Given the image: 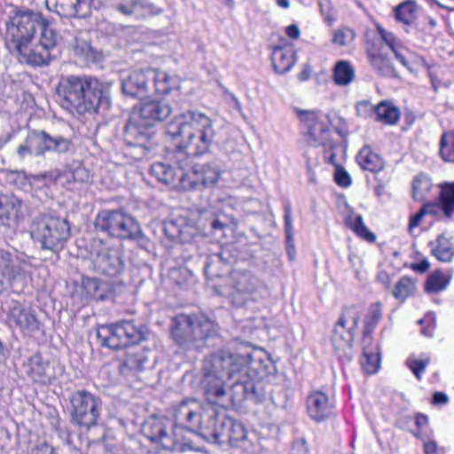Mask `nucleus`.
<instances>
[{"label": "nucleus", "instance_id": "nucleus-55", "mask_svg": "<svg viewBox=\"0 0 454 454\" xmlns=\"http://www.w3.org/2000/svg\"><path fill=\"white\" fill-rule=\"evenodd\" d=\"M46 176L44 174L34 175L28 177L24 171H12L8 174V182L14 184L20 189H26L30 185V179L42 180Z\"/></svg>", "mask_w": 454, "mask_h": 454}, {"label": "nucleus", "instance_id": "nucleus-19", "mask_svg": "<svg viewBox=\"0 0 454 454\" xmlns=\"http://www.w3.org/2000/svg\"><path fill=\"white\" fill-rule=\"evenodd\" d=\"M6 323L25 337L33 336L41 326L35 310L17 301H11L7 305Z\"/></svg>", "mask_w": 454, "mask_h": 454}, {"label": "nucleus", "instance_id": "nucleus-39", "mask_svg": "<svg viewBox=\"0 0 454 454\" xmlns=\"http://www.w3.org/2000/svg\"><path fill=\"white\" fill-rule=\"evenodd\" d=\"M359 167L365 171L378 173L384 168V160L368 145H364L356 157Z\"/></svg>", "mask_w": 454, "mask_h": 454}, {"label": "nucleus", "instance_id": "nucleus-56", "mask_svg": "<svg viewBox=\"0 0 454 454\" xmlns=\"http://www.w3.org/2000/svg\"><path fill=\"white\" fill-rule=\"evenodd\" d=\"M74 53L81 60L86 62L95 61L97 59V52L86 41L77 42L74 47Z\"/></svg>", "mask_w": 454, "mask_h": 454}, {"label": "nucleus", "instance_id": "nucleus-61", "mask_svg": "<svg viewBox=\"0 0 454 454\" xmlns=\"http://www.w3.org/2000/svg\"><path fill=\"white\" fill-rule=\"evenodd\" d=\"M72 176L75 182H88L90 180V172L84 167L78 166L73 170Z\"/></svg>", "mask_w": 454, "mask_h": 454}, {"label": "nucleus", "instance_id": "nucleus-26", "mask_svg": "<svg viewBox=\"0 0 454 454\" xmlns=\"http://www.w3.org/2000/svg\"><path fill=\"white\" fill-rule=\"evenodd\" d=\"M148 68L134 70L121 79L122 93L130 98H145L151 92Z\"/></svg>", "mask_w": 454, "mask_h": 454}, {"label": "nucleus", "instance_id": "nucleus-9", "mask_svg": "<svg viewBox=\"0 0 454 454\" xmlns=\"http://www.w3.org/2000/svg\"><path fill=\"white\" fill-rule=\"evenodd\" d=\"M74 149V143L70 138L60 135L51 136L43 130H32L16 150L20 160L30 157L44 158L46 153L66 154Z\"/></svg>", "mask_w": 454, "mask_h": 454}, {"label": "nucleus", "instance_id": "nucleus-59", "mask_svg": "<svg viewBox=\"0 0 454 454\" xmlns=\"http://www.w3.org/2000/svg\"><path fill=\"white\" fill-rule=\"evenodd\" d=\"M146 362L147 358L143 353H132L127 355L123 365L131 370L139 371L143 369Z\"/></svg>", "mask_w": 454, "mask_h": 454}, {"label": "nucleus", "instance_id": "nucleus-62", "mask_svg": "<svg viewBox=\"0 0 454 454\" xmlns=\"http://www.w3.org/2000/svg\"><path fill=\"white\" fill-rule=\"evenodd\" d=\"M28 454H58L54 448L45 442L39 443L30 449Z\"/></svg>", "mask_w": 454, "mask_h": 454}, {"label": "nucleus", "instance_id": "nucleus-51", "mask_svg": "<svg viewBox=\"0 0 454 454\" xmlns=\"http://www.w3.org/2000/svg\"><path fill=\"white\" fill-rule=\"evenodd\" d=\"M284 227L287 247V254L291 260L294 259V233L292 224V206L286 203L284 207Z\"/></svg>", "mask_w": 454, "mask_h": 454}, {"label": "nucleus", "instance_id": "nucleus-22", "mask_svg": "<svg viewBox=\"0 0 454 454\" xmlns=\"http://www.w3.org/2000/svg\"><path fill=\"white\" fill-rule=\"evenodd\" d=\"M91 265L95 272L109 278L118 277L124 268L121 250L106 245H101L92 255Z\"/></svg>", "mask_w": 454, "mask_h": 454}, {"label": "nucleus", "instance_id": "nucleus-64", "mask_svg": "<svg viewBox=\"0 0 454 454\" xmlns=\"http://www.w3.org/2000/svg\"><path fill=\"white\" fill-rule=\"evenodd\" d=\"M410 269L412 270L414 272L423 274L430 269V262L427 258H423L419 262H411L410 264Z\"/></svg>", "mask_w": 454, "mask_h": 454}, {"label": "nucleus", "instance_id": "nucleus-57", "mask_svg": "<svg viewBox=\"0 0 454 454\" xmlns=\"http://www.w3.org/2000/svg\"><path fill=\"white\" fill-rule=\"evenodd\" d=\"M142 4L143 19L159 15L163 12L165 0H140Z\"/></svg>", "mask_w": 454, "mask_h": 454}, {"label": "nucleus", "instance_id": "nucleus-52", "mask_svg": "<svg viewBox=\"0 0 454 454\" xmlns=\"http://www.w3.org/2000/svg\"><path fill=\"white\" fill-rule=\"evenodd\" d=\"M116 10L123 15L132 17L135 20H144L140 0H121L116 5Z\"/></svg>", "mask_w": 454, "mask_h": 454}, {"label": "nucleus", "instance_id": "nucleus-18", "mask_svg": "<svg viewBox=\"0 0 454 454\" xmlns=\"http://www.w3.org/2000/svg\"><path fill=\"white\" fill-rule=\"evenodd\" d=\"M58 35L53 28L44 27L41 32L38 43H27L23 48L17 49L20 60L30 66H43L49 62L51 51L56 47Z\"/></svg>", "mask_w": 454, "mask_h": 454}, {"label": "nucleus", "instance_id": "nucleus-3", "mask_svg": "<svg viewBox=\"0 0 454 454\" xmlns=\"http://www.w3.org/2000/svg\"><path fill=\"white\" fill-rule=\"evenodd\" d=\"M56 92L61 106L71 114L97 113L100 106H109L104 84L90 75L62 76Z\"/></svg>", "mask_w": 454, "mask_h": 454}, {"label": "nucleus", "instance_id": "nucleus-50", "mask_svg": "<svg viewBox=\"0 0 454 454\" xmlns=\"http://www.w3.org/2000/svg\"><path fill=\"white\" fill-rule=\"evenodd\" d=\"M257 350L262 354V356H257V379L263 380L274 375L277 372L275 362L264 349L257 346Z\"/></svg>", "mask_w": 454, "mask_h": 454}, {"label": "nucleus", "instance_id": "nucleus-28", "mask_svg": "<svg viewBox=\"0 0 454 454\" xmlns=\"http://www.w3.org/2000/svg\"><path fill=\"white\" fill-rule=\"evenodd\" d=\"M168 420L163 417L151 416L143 425L142 431L151 442H160L162 447L177 450L176 445L169 444L170 438L167 434Z\"/></svg>", "mask_w": 454, "mask_h": 454}, {"label": "nucleus", "instance_id": "nucleus-53", "mask_svg": "<svg viewBox=\"0 0 454 454\" xmlns=\"http://www.w3.org/2000/svg\"><path fill=\"white\" fill-rule=\"evenodd\" d=\"M356 36L355 30L347 26H340L333 31L332 43L343 47L352 43Z\"/></svg>", "mask_w": 454, "mask_h": 454}, {"label": "nucleus", "instance_id": "nucleus-2", "mask_svg": "<svg viewBox=\"0 0 454 454\" xmlns=\"http://www.w3.org/2000/svg\"><path fill=\"white\" fill-rule=\"evenodd\" d=\"M166 136L176 145L177 163L206 154L213 144L212 120L200 112L187 111L174 118L166 128Z\"/></svg>", "mask_w": 454, "mask_h": 454}, {"label": "nucleus", "instance_id": "nucleus-42", "mask_svg": "<svg viewBox=\"0 0 454 454\" xmlns=\"http://www.w3.org/2000/svg\"><path fill=\"white\" fill-rule=\"evenodd\" d=\"M82 289L86 297L96 301H105L110 296L109 286L95 278L83 277Z\"/></svg>", "mask_w": 454, "mask_h": 454}, {"label": "nucleus", "instance_id": "nucleus-31", "mask_svg": "<svg viewBox=\"0 0 454 454\" xmlns=\"http://www.w3.org/2000/svg\"><path fill=\"white\" fill-rule=\"evenodd\" d=\"M21 206V200L14 194L0 196V228H12L17 225Z\"/></svg>", "mask_w": 454, "mask_h": 454}, {"label": "nucleus", "instance_id": "nucleus-12", "mask_svg": "<svg viewBox=\"0 0 454 454\" xmlns=\"http://www.w3.org/2000/svg\"><path fill=\"white\" fill-rule=\"evenodd\" d=\"M204 439L218 444L228 443L231 447L247 450L252 443L247 440V431L244 425L230 417L224 412H219L212 419L209 426H206Z\"/></svg>", "mask_w": 454, "mask_h": 454}, {"label": "nucleus", "instance_id": "nucleus-25", "mask_svg": "<svg viewBox=\"0 0 454 454\" xmlns=\"http://www.w3.org/2000/svg\"><path fill=\"white\" fill-rule=\"evenodd\" d=\"M230 283L231 290L225 294L235 306H242L251 296L253 276L247 270H234L230 275Z\"/></svg>", "mask_w": 454, "mask_h": 454}, {"label": "nucleus", "instance_id": "nucleus-36", "mask_svg": "<svg viewBox=\"0 0 454 454\" xmlns=\"http://www.w3.org/2000/svg\"><path fill=\"white\" fill-rule=\"evenodd\" d=\"M452 278V269H435L427 276L424 283V291L429 294L443 292L450 286Z\"/></svg>", "mask_w": 454, "mask_h": 454}, {"label": "nucleus", "instance_id": "nucleus-33", "mask_svg": "<svg viewBox=\"0 0 454 454\" xmlns=\"http://www.w3.org/2000/svg\"><path fill=\"white\" fill-rule=\"evenodd\" d=\"M164 232L172 240L188 243L197 234V229L186 218L176 217L165 223Z\"/></svg>", "mask_w": 454, "mask_h": 454}, {"label": "nucleus", "instance_id": "nucleus-60", "mask_svg": "<svg viewBox=\"0 0 454 454\" xmlns=\"http://www.w3.org/2000/svg\"><path fill=\"white\" fill-rule=\"evenodd\" d=\"M429 357H426L424 359L411 358L407 361V365L413 372L415 377L419 380H421L422 374L424 373L426 367L429 364Z\"/></svg>", "mask_w": 454, "mask_h": 454}, {"label": "nucleus", "instance_id": "nucleus-27", "mask_svg": "<svg viewBox=\"0 0 454 454\" xmlns=\"http://www.w3.org/2000/svg\"><path fill=\"white\" fill-rule=\"evenodd\" d=\"M151 128L134 113L125 127V141L131 146L145 148L152 137Z\"/></svg>", "mask_w": 454, "mask_h": 454}, {"label": "nucleus", "instance_id": "nucleus-11", "mask_svg": "<svg viewBox=\"0 0 454 454\" xmlns=\"http://www.w3.org/2000/svg\"><path fill=\"white\" fill-rule=\"evenodd\" d=\"M170 414L176 427L185 428L204 438L205 427L218 415L215 407L202 408L195 399H184L172 406Z\"/></svg>", "mask_w": 454, "mask_h": 454}, {"label": "nucleus", "instance_id": "nucleus-34", "mask_svg": "<svg viewBox=\"0 0 454 454\" xmlns=\"http://www.w3.org/2000/svg\"><path fill=\"white\" fill-rule=\"evenodd\" d=\"M92 0H55V12L61 17L85 19L90 15Z\"/></svg>", "mask_w": 454, "mask_h": 454}, {"label": "nucleus", "instance_id": "nucleus-45", "mask_svg": "<svg viewBox=\"0 0 454 454\" xmlns=\"http://www.w3.org/2000/svg\"><path fill=\"white\" fill-rule=\"evenodd\" d=\"M394 16L397 22L411 27L417 19V4L414 0H405L394 8Z\"/></svg>", "mask_w": 454, "mask_h": 454}, {"label": "nucleus", "instance_id": "nucleus-37", "mask_svg": "<svg viewBox=\"0 0 454 454\" xmlns=\"http://www.w3.org/2000/svg\"><path fill=\"white\" fill-rule=\"evenodd\" d=\"M149 81L153 82L155 91L159 94H168L179 87V78L165 71L148 68Z\"/></svg>", "mask_w": 454, "mask_h": 454}, {"label": "nucleus", "instance_id": "nucleus-1", "mask_svg": "<svg viewBox=\"0 0 454 454\" xmlns=\"http://www.w3.org/2000/svg\"><path fill=\"white\" fill-rule=\"evenodd\" d=\"M251 354L246 356L221 352L214 355L204 365L203 386L207 399L215 403L226 394V387L240 388L244 398L255 395V380L247 372Z\"/></svg>", "mask_w": 454, "mask_h": 454}, {"label": "nucleus", "instance_id": "nucleus-24", "mask_svg": "<svg viewBox=\"0 0 454 454\" xmlns=\"http://www.w3.org/2000/svg\"><path fill=\"white\" fill-rule=\"evenodd\" d=\"M270 50L271 65L276 73L286 74L294 67L297 51L288 39L280 36L277 43L270 46Z\"/></svg>", "mask_w": 454, "mask_h": 454}, {"label": "nucleus", "instance_id": "nucleus-49", "mask_svg": "<svg viewBox=\"0 0 454 454\" xmlns=\"http://www.w3.org/2000/svg\"><path fill=\"white\" fill-rule=\"evenodd\" d=\"M325 160L327 163L334 166L335 168V183L342 188H348L352 184V178L348 172L338 162L335 152L329 153L328 156L325 157Z\"/></svg>", "mask_w": 454, "mask_h": 454}, {"label": "nucleus", "instance_id": "nucleus-46", "mask_svg": "<svg viewBox=\"0 0 454 454\" xmlns=\"http://www.w3.org/2000/svg\"><path fill=\"white\" fill-rule=\"evenodd\" d=\"M431 215L433 217L441 216L434 201H426L420 209L414 215H412L408 223L407 230L410 234H412L413 231L420 226L423 218L427 215Z\"/></svg>", "mask_w": 454, "mask_h": 454}, {"label": "nucleus", "instance_id": "nucleus-47", "mask_svg": "<svg viewBox=\"0 0 454 454\" xmlns=\"http://www.w3.org/2000/svg\"><path fill=\"white\" fill-rule=\"evenodd\" d=\"M439 156L444 162L454 164V129L442 132L439 141Z\"/></svg>", "mask_w": 454, "mask_h": 454}, {"label": "nucleus", "instance_id": "nucleus-23", "mask_svg": "<svg viewBox=\"0 0 454 454\" xmlns=\"http://www.w3.org/2000/svg\"><path fill=\"white\" fill-rule=\"evenodd\" d=\"M356 110L360 115L372 114L375 121L388 126L397 124L401 117L400 109L390 100H381L377 105L361 101L357 104Z\"/></svg>", "mask_w": 454, "mask_h": 454}, {"label": "nucleus", "instance_id": "nucleus-20", "mask_svg": "<svg viewBox=\"0 0 454 454\" xmlns=\"http://www.w3.org/2000/svg\"><path fill=\"white\" fill-rule=\"evenodd\" d=\"M169 163L155 162L152 164L150 172L160 182L172 189L186 191V175L190 162L186 160L177 163L176 152L169 154Z\"/></svg>", "mask_w": 454, "mask_h": 454}, {"label": "nucleus", "instance_id": "nucleus-40", "mask_svg": "<svg viewBox=\"0 0 454 454\" xmlns=\"http://www.w3.org/2000/svg\"><path fill=\"white\" fill-rule=\"evenodd\" d=\"M376 29L380 35L379 39L382 41V45H387L392 52L395 54V58L399 60V62L411 70L409 61L407 60L405 55L403 54V47L402 46L400 40L396 37V35L393 32L387 31L380 24H376Z\"/></svg>", "mask_w": 454, "mask_h": 454}, {"label": "nucleus", "instance_id": "nucleus-35", "mask_svg": "<svg viewBox=\"0 0 454 454\" xmlns=\"http://www.w3.org/2000/svg\"><path fill=\"white\" fill-rule=\"evenodd\" d=\"M431 255L441 262H450L454 259V242L447 232H442L428 242Z\"/></svg>", "mask_w": 454, "mask_h": 454}, {"label": "nucleus", "instance_id": "nucleus-17", "mask_svg": "<svg viewBox=\"0 0 454 454\" xmlns=\"http://www.w3.org/2000/svg\"><path fill=\"white\" fill-rule=\"evenodd\" d=\"M223 174V165L218 159L197 164H192L190 159V167L186 175V191H201L215 187L222 180Z\"/></svg>", "mask_w": 454, "mask_h": 454}, {"label": "nucleus", "instance_id": "nucleus-44", "mask_svg": "<svg viewBox=\"0 0 454 454\" xmlns=\"http://www.w3.org/2000/svg\"><path fill=\"white\" fill-rule=\"evenodd\" d=\"M417 292V280L411 276H403L395 284L392 295L400 302L415 295Z\"/></svg>", "mask_w": 454, "mask_h": 454}, {"label": "nucleus", "instance_id": "nucleus-4", "mask_svg": "<svg viewBox=\"0 0 454 454\" xmlns=\"http://www.w3.org/2000/svg\"><path fill=\"white\" fill-rule=\"evenodd\" d=\"M384 307L381 301L371 303L362 318L360 345L362 348L359 359L360 366L366 375L379 372L381 363L380 345L374 340V333L383 320Z\"/></svg>", "mask_w": 454, "mask_h": 454}, {"label": "nucleus", "instance_id": "nucleus-41", "mask_svg": "<svg viewBox=\"0 0 454 454\" xmlns=\"http://www.w3.org/2000/svg\"><path fill=\"white\" fill-rule=\"evenodd\" d=\"M346 226L362 240L373 244L377 240V236L364 223L362 215L350 214L345 219Z\"/></svg>", "mask_w": 454, "mask_h": 454}, {"label": "nucleus", "instance_id": "nucleus-8", "mask_svg": "<svg viewBox=\"0 0 454 454\" xmlns=\"http://www.w3.org/2000/svg\"><path fill=\"white\" fill-rule=\"evenodd\" d=\"M28 231L35 245H38L42 250L54 254L64 248L70 237L68 222L51 215L35 216L29 225Z\"/></svg>", "mask_w": 454, "mask_h": 454}, {"label": "nucleus", "instance_id": "nucleus-43", "mask_svg": "<svg viewBox=\"0 0 454 454\" xmlns=\"http://www.w3.org/2000/svg\"><path fill=\"white\" fill-rule=\"evenodd\" d=\"M28 374L35 382L50 384L51 374L50 373V364L42 358L41 356H34L29 361Z\"/></svg>", "mask_w": 454, "mask_h": 454}, {"label": "nucleus", "instance_id": "nucleus-29", "mask_svg": "<svg viewBox=\"0 0 454 454\" xmlns=\"http://www.w3.org/2000/svg\"><path fill=\"white\" fill-rule=\"evenodd\" d=\"M437 195L434 203L445 219L454 220V181H443L437 184Z\"/></svg>", "mask_w": 454, "mask_h": 454}, {"label": "nucleus", "instance_id": "nucleus-7", "mask_svg": "<svg viewBox=\"0 0 454 454\" xmlns=\"http://www.w3.org/2000/svg\"><path fill=\"white\" fill-rule=\"evenodd\" d=\"M216 333L215 322L203 314H179L174 318L171 328L173 340L186 349L201 348L202 342Z\"/></svg>", "mask_w": 454, "mask_h": 454}, {"label": "nucleus", "instance_id": "nucleus-21", "mask_svg": "<svg viewBox=\"0 0 454 454\" xmlns=\"http://www.w3.org/2000/svg\"><path fill=\"white\" fill-rule=\"evenodd\" d=\"M335 400L324 389H311L305 398L308 418L317 424L325 423L335 417Z\"/></svg>", "mask_w": 454, "mask_h": 454}, {"label": "nucleus", "instance_id": "nucleus-30", "mask_svg": "<svg viewBox=\"0 0 454 454\" xmlns=\"http://www.w3.org/2000/svg\"><path fill=\"white\" fill-rule=\"evenodd\" d=\"M172 113V107L166 100H151L144 103L136 113L147 126H153L156 121L168 118Z\"/></svg>", "mask_w": 454, "mask_h": 454}, {"label": "nucleus", "instance_id": "nucleus-13", "mask_svg": "<svg viewBox=\"0 0 454 454\" xmlns=\"http://www.w3.org/2000/svg\"><path fill=\"white\" fill-rule=\"evenodd\" d=\"M97 336L102 346L112 349H119L138 344L145 339V332L141 326L136 325L133 321L127 320L99 326Z\"/></svg>", "mask_w": 454, "mask_h": 454}, {"label": "nucleus", "instance_id": "nucleus-58", "mask_svg": "<svg viewBox=\"0 0 454 454\" xmlns=\"http://www.w3.org/2000/svg\"><path fill=\"white\" fill-rule=\"evenodd\" d=\"M414 420L416 429L412 431V434L422 441L429 439V434L426 431L429 424L428 416L423 413H416Z\"/></svg>", "mask_w": 454, "mask_h": 454}, {"label": "nucleus", "instance_id": "nucleus-14", "mask_svg": "<svg viewBox=\"0 0 454 454\" xmlns=\"http://www.w3.org/2000/svg\"><path fill=\"white\" fill-rule=\"evenodd\" d=\"M97 229L120 239H137L141 234L139 223L122 210H104L95 220Z\"/></svg>", "mask_w": 454, "mask_h": 454}, {"label": "nucleus", "instance_id": "nucleus-10", "mask_svg": "<svg viewBox=\"0 0 454 454\" xmlns=\"http://www.w3.org/2000/svg\"><path fill=\"white\" fill-rule=\"evenodd\" d=\"M295 113L309 146L322 147L325 157L340 147V142L332 137L331 127L319 118L316 111L296 109Z\"/></svg>", "mask_w": 454, "mask_h": 454}, {"label": "nucleus", "instance_id": "nucleus-54", "mask_svg": "<svg viewBox=\"0 0 454 454\" xmlns=\"http://www.w3.org/2000/svg\"><path fill=\"white\" fill-rule=\"evenodd\" d=\"M203 217L200 218V224L204 231L212 232L217 239L226 237V231L230 230V227L222 222L218 217L212 215L209 219H207L206 223H203Z\"/></svg>", "mask_w": 454, "mask_h": 454}, {"label": "nucleus", "instance_id": "nucleus-6", "mask_svg": "<svg viewBox=\"0 0 454 454\" xmlns=\"http://www.w3.org/2000/svg\"><path fill=\"white\" fill-rule=\"evenodd\" d=\"M361 316L357 305H343L339 318L333 325L330 342L334 356L341 363H349L353 358V344Z\"/></svg>", "mask_w": 454, "mask_h": 454}, {"label": "nucleus", "instance_id": "nucleus-5", "mask_svg": "<svg viewBox=\"0 0 454 454\" xmlns=\"http://www.w3.org/2000/svg\"><path fill=\"white\" fill-rule=\"evenodd\" d=\"M44 27H50L38 12L11 7L5 21V44L12 52L22 49L33 41L37 29L42 32Z\"/></svg>", "mask_w": 454, "mask_h": 454}, {"label": "nucleus", "instance_id": "nucleus-32", "mask_svg": "<svg viewBox=\"0 0 454 454\" xmlns=\"http://www.w3.org/2000/svg\"><path fill=\"white\" fill-rule=\"evenodd\" d=\"M364 49L369 63L373 69L383 74L391 68L390 59L384 52L382 41L379 38L366 37Z\"/></svg>", "mask_w": 454, "mask_h": 454}, {"label": "nucleus", "instance_id": "nucleus-38", "mask_svg": "<svg viewBox=\"0 0 454 454\" xmlns=\"http://www.w3.org/2000/svg\"><path fill=\"white\" fill-rule=\"evenodd\" d=\"M356 68L349 60L340 59L332 68V80L336 86L347 87L356 81Z\"/></svg>", "mask_w": 454, "mask_h": 454}, {"label": "nucleus", "instance_id": "nucleus-63", "mask_svg": "<svg viewBox=\"0 0 454 454\" xmlns=\"http://www.w3.org/2000/svg\"><path fill=\"white\" fill-rule=\"evenodd\" d=\"M291 454H309V446L304 439L294 442Z\"/></svg>", "mask_w": 454, "mask_h": 454}, {"label": "nucleus", "instance_id": "nucleus-48", "mask_svg": "<svg viewBox=\"0 0 454 454\" xmlns=\"http://www.w3.org/2000/svg\"><path fill=\"white\" fill-rule=\"evenodd\" d=\"M433 188L430 178L424 175L414 177L412 182V198L416 201H424L427 199Z\"/></svg>", "mask_w": 454, "mask_h": 454}, {"label": "nucleus", "instance_id": "nucleus-16", "mask_svg": "<svg viewBox=\"0 0 454 454\" xmlns=\"http://www.w3.org/2000/svg\"><path fill=\"white\" fill-rule=\"evenodd\" d=\"M71 404V418L74 424L86 429L98 425L102 410L101 400L98 396L79 390L72 395Z\"/></svg>", "mask_w": 454, "mask_h": 454}, {"label": "nucleus", "instance_id": "nucleus-15", "mask_svg": "<svg viewBox=\"0 0 454 454\" xmlns=\"http://www.w3.org/2000/svg\"><path fill=\"white\" fill-rule=\"evenodd\" d=\"M30 262L16 250L0 249V293L16 283H24L32 273Z\"/></svg>", "mask_w": 454, "mask_h": 454}]
</instances>
